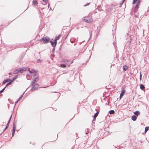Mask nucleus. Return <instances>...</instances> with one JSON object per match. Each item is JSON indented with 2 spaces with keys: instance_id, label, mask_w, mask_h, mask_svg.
<instances>
[{
  "instance_id": "nucleus-9",
  "label": "nucleus",
  "mask_w": 149,
  "mask_h": 149,
  "mask_svg": "<svg viewBox=\"0 0 149 149\" xmlns=\"http://www.w3.org/2000/svg\"><path fill=\"white\" fill-rule=\"evenodd\" d=\"M61 35H59L58 36H56L55 38V42H57V41L61 37Z\"/></svg>"
},
{
  "instance_id": "nucleus-37",
  "label": "nucleus",
  "mask_w": 149,
  "mask_h": 149,
  "mask_svg": "<svg viewBox=\"0 0 149 149\" xmlns=\"http://www.w3.org/2000/svg\"><path fill=\"white\" fill-rule=\"evenodd\" d=\"M17 78V77H16V78H15L14 79H13V80H14L15 79H16V78Z\"/></svg>"
},
{
  "instance_id": "nucleus-6",
  "label": "nucleus",
  "mask_w": 149,
  "mask_h": 149,
  "mask_svg": "<svg viewBox=\"0 0 149 149\" xmlns=\"http://www.w3.org/2000/svg\"><path fill=\"white\" fill-rule=\"evenodd\" d=\"M16 126L14 124L13 125V132H12V136H13L15 132V130L16 129Z\"/></svg>"
},
{
  "instance_id": "nucleus-16",
  "label": "nucleus",
  "mask_w": 149,
  "mask_h": 149,
  "mask_svg": "<svg viewBox=\"0 0 149 149\" xmlns=\"http://www.w3.org/2000/svg\"><path fill=\"white\" fill-rule=\"evenodd\" d=\"M140 88L142 90L144 89L145 88V87L144 86L143 84H141L140 85Z\"/></svg>"
},
{
  "instance_id": "nucleus-30",
  "label": "nucleus",
  "mask_w": 149,
  "mask_h": 149,
  "mask_svg": "<svg viewBox=\"0 0 149 149\" xmlns=\"http://www.w3.org/2000/svg\"><path fill=\"white\" fill-rule=\"evenodd\" d=\"M90 3H88L86 5H84V6H88L90 4Z\"/></svg>"
},
{
  "instance_id": "nucleus-39",
  "label": "nucleus",
  "mask_w": 149,
  "mask_h": 149,
  "mask_svg": "<svg viewBox=\"0 0 149 149\" xmlns=\"http://www.w3.org/2000/svg\"><path fill=\"white\" fill-rule=\"evenodd\" d=\"M141 73H140V75H141Z\"/></svg>"
},
{
  "instance_id": "nucleus-19",
  "label": "nucleus",
  "mask_w": 149,
  "mask_h": 149,
  "mask_svg": "<svg viewBox=\"0 0 149 149\" xmlns=\"http://www.w3.org/2000/svg\"><path fill=\"white\" fill-rule=\"evenodd\" d=\"M115 113V111L113 110H111L109 112V113L110 114H113Z\"/></svg>"
},
{
  "instance_id": "nucleus-17",
  "label": "nucleus",
  "mask_w": 149,
  "mask_h": 149,
  "mask_svg": "<svg viewBox=\"0 0 149 149\" xmlns=\"http://www.w3.org/2000/svg\"><path fill=\"white\" fill-rule=\"evenodd\" d=\"M134 113L135 115L136 116H138L140 113V112L139 111H136L134 112Z\"/></svg>"
},
{
  "instance_id": "nucleus-24",
  "label": "nucleus",
  "mask_w": 149,
  "mask_h": 149,
  "mask_svg": "<svg viewBox=\"0 0 149 149\" xmlns=\"http://www.w3.org/2000/svg\"><path fill=\"white\" fill-rule=\"evenodd\" d=\"M23 95H22L21 97H19V99L17 100L16 102V103H17L22 98Z\"/></svg>"
},
{
  "instance_id": "nucleus-13",
  "label": "nucleus",
  "mask_w": 149,
  "mask_h": 149,
  "mask_svg": "<svg viewBox=\"0 0 149 149\" xmlns=\"http://www.w3.org/2000/svg\"><path fill=\"white\" fill-rule=\"evenodd\" d=\"M10 81V79H8L6 80H5L3 82V84L5 83L8 82L9 81Z\"/></svg>"
},
{
  "instance_id": "nucleus-1",
  "label": "nucleus",
  "mask_w": 149,
  "mask_h": 149,
  "mask_svg": "<svg viewBox=\"0 0 149 149\" xmlns=\"http://www.w3.org/2000/svg\"><path fill=\"white\" fill-rule=\"evenodd\" d=\"M27 68L23 67L22 68H18L14 71L13 72V74H17L20 73H23L24 71H26Z\"/></svg>"
},
{
  "instance_id": "nucleus-5",
  "label": "nucleus",
  "mask_w": 149,
  "mask_h": 149,
  "mask_svg": "<svg viewBox=\"0 0 149 149\" xmlns=\"http://www.w3.org/2000/svg\"><path fill=\"white\" fill-rule=\"evenodd\" d=\"M38 87V86L37 84H35L34 86L32 88L31 90L32 91H34L36 90Z\"/></svg>"
},
{
  "instance_id": "nucleus-11",
  "label": "nucleus",
  "mask_w": 149,
  "mask_h": 149,
  "mask_svg": "<svg viewBox=\"0 0 149 149\" xmlns=\"http://www.w3.org/2000/svg\"><path fill=\"white\" fill-rule=\"evenodd\" d=\"M137 118L135 116H132L131 119L133 121H135L136 120Z\"/></svg>"
},
{
  "instance_id": "nucleus-38",
  "label": "nucleus",
  "mask_w": 149,
  "mask_h": 149,
  "mask_svg": "<svg viewBox=\"0 0 149 149\" xmlns=\"http://www.w3.org/2000/svg\"><path fill=\"white\" fill-rule=\"evenodd\" d=\"M67 36H66V37H65V38H67Z\"/></svg>"
},
{
  "instance_id": "nucleus-23",
  "label": "nucleus",
  "mask_w": 149,
  "mask_h": 149,
  "mask_svg": "<svg viewBox=\"0 0 149 149\" xmlns=\"http://www.w3.org/2000/svg\"><path fill=\"white\" fill-rule=\"evenodd\" d=\"M60 66L62 68H65L66 66V65L64 64H61L60 65Z\"/></svg>"
},
{
  "instance_id": "nucleus-31",
  "label": "nucleus",
  "mask_w": 149,
  "mask_h": 149,
  "mask_svg": "<svg viewBox=\"0 0 149 149\" xmlns=\"http://www.w3.org/2000/svg\"><path fill=\"white\" fill-rule=\"evenodd\" d=\"M140 4V1H138L137 3H136V4H137L138 5H139Z\"/></svg>"
},
{
  "instance_id": "nucleus-27",
  "label": "nucleus",
  "mask_w": 149,
  "mask_h": 149,
  "mask_svg": "<svg viewBox=\"0 0 149 149\" xmlns=\"http://www.w3.org/2000/svg\"><path fill=\"white\" fill-rule=\"evenodd\" d=\"M138 0H133V1L132 3L133 4H134Z\"/></svg>"
},
{
  "instance_id": "nucleus-36",
  "label": "nucleus",
  "mask_w": 149,
  "mask_h": 149,
  "mask_svg": "<svg viewBox=\"0 0 149 149\" xmlns=\"http://www.w3.org/2000/svg\"><path fill=\"white\" fill-rule=\"evenodd\" d=\"M70 41H71V42L72 43H73V41H72L71 40H70Z\"/></svg>"
},
{
  "instance_id": "nucleus-18",
  "label": "nucleus",
  "mask_w": 149,
  "mask_h": 149,
  "mask_svg": "<svg viewBox=\"0 0 149 149\" xmlns=\"http://www.w3.org/2000/svg\"><path fill=\"white\" fill-rule=\"evenodd\" d=\"M33 4H34L36 6H37L38 5V2L36 1H33Z\"/></svg>"
},
{
  "instance_id": "nucleus-26",
  "label": "nucleus",
  "mask_w": 149,
  "mask_h": 149,
  "mask_svg": "<svg viewBox=\"0 0 149 149\" xmlns=\"http://www.w3.org/2000/svg\"><path fill=\"white\" fill-rule=\"evenodd\" d=\"M43 1L45 2V4H46L47 3V0H43Z\"/></svg>"
},
{
  "instance_id": "nucleus-14",
  "label": "nucleus",
  "mask_w": 149,
  "mask_h": 149,
  "mask_svg": "<svg viewBox=\"0 0 149 149\" xmlns=\"http://www.w3.org/2000/svg\"><path fill=\"white\" fill-rule=\"evenodd\" d=\"M62 61L63 62V63H67L68 62V59H63L62 60Z\"/></svg>"
},
{
  "instance_id": "nucleus-25",
  "label": "nucleus",
  "mask_w": 149,
  "mask_h": 149,
  "mask_svg": "<svg viewBox=\"0 0 149 149\" xmlns=\"http://www.w3.org/2000/svg\"><path fill=\"white\" fill-rule=\"evenodd\" d=\"M12 81L11 82H10L8 83V84H6V87L8 85H10L11 84V83H12Z\"/></svg>"
},
{
  "instance_id": "nucleus-8",
  "label": "nucleus",
  "mask_w": 149,
  "mask_h": 149,
  "mask_svg": "<svg viewBox=\"0 0 149 149\" xmlns=\"http://www.w3.org/2000/svg\"><path fill=\"white\" fill-rule=\"evenodd\" d=\"M125 90H123L122 91V92H121L120 95V99L121 98H122L123 95H124L125 93Z\"/></svg>"
},
{
  "instance_id": "nucleus-34",
  "label": "nucleus",
  "mask_w": 149,
  "mask_h": 149,
  "mask_svg": "<svg viewBox=\"0 0 149 149\" xmlns=\"http://www.w3.org/2000/svg\"><path fill=\"white\" fill-rule=\"evenodd\" d=\"M73 61H72L71 62V63H70V64H71L72 63H73Z\"/></svg>"
},
{
  "instance_id": "nucleus-7",
  "label": "nucleus",
  "mask_w": 149,
  "mask_h": 149,
  "mask_svg": "<svg viewBox=\"0 0 149 149\" xmlns=\"http://www.w3.org/2000/svg\"><path fill=\"white\" fill-rule=\"evenodd\" d=\"M50 43L52 46L54 47H55L57 44V42H56H56H55V40L54 42L50 41Z\"/></svg>"
},
{
  "instance_id": "nucleus-35",
  "label": "nucleus",
  "mask_w": 149,
  "mask_h": 149,
  "mask_svg": "<svg viewBox=\"0 0 149 149\" xmlns=\"http://www.w3.org/2000/svg\"><path fill=\"white\" fill-rule=\"evenodd\" d=\"M142 75H140V79H141Z\"/></svg>"
},
{
  "instance_id": "nucleus-28",
  "label": "nucleus",
  "mask_w": 149,
  "mask_h": 149,
  "mask_svg": "<svg viewBox=\"0 0 149 149\" xmlns=\"http://www.w3.org/2000/svg\"><path fill=\"white\" fill-rule=\"evenodd\" d=\"M41 60L40 59L38 60L37 61V63H41Z\"/></svg>"
},
{
  "instance_id": "nucleus-20",
  "label": "nucleus",
  "mask_w": 149,
  "mask_h": 149,
  "mask_svg": "<svg viewBox=\"0 0 149 149\" xmlns=\"http://www.w3.org/2000/svg\"><path fill=\"white\" fill-rule=\"evenodd\" d=\"M98 113H99V112H97L94 115V118L95 119L96 118V117L98 116Z\"/></svg>"
},
{
  "instance_id": "nucleus-21",
  "label": "nucleus",
  "mask_w": 149,
  "mask_h": 149,
  "mask_svg": "<svg viewBox=\"0 0 149 149\" xmlns=\"http://www.w3.org/2000/svg\"><path fill=\"white\" fill-rule=\"evenodd\" d=\"M38 80V77H35V79H34V82H36ZM33 84H34V82H33Z\"/></svg>"
},
{
  "instance_id": "nucleus-15",
  "label": "nucleus",
  "mask_w": 149,
  "mask_h": 149,
  "mask_svg": "<svg viewBox=\"0 0 149 149\" xmlns=\"http://www.w3.org/2000/svg\"><path fill=\"white\" fill-rule=\"evenodd\" d=\"M128 68L127 66L125 65L123 66V68L124 70H126Z\"/></svg>"
},
{
  "instance_id": "nucleus-29",
  "label": "nucleus",
  "mask_w": 149,
  "mask_h": 149,
  "mask_svg": "<svg viewBox=\"0 0 149 149\" xmlns=\"http://www.w3.org/2000/svg\"><path fill=\"white\" fill-rule=\"evenodd\" d=\"M6 87L4 88L3 89H2L1 91H0V93H1L3 92V90L5 89Z\"/></svg>"
},
{
  "instance_id": "nucleus-3",
  "label": "nucleus",
  "mask_w": 149,
  "mask_h": 149,
  "mask_svg": "<svg viewBox=\"0 0 149 149\" xmlns=\"http://www.w3.org/2000/svg\"><path fill=\"white\" fill-rule=\"evenodd\" d=\"M84 20L85 22L89 23H91L93 20L91 17H85Z\"/></svg>"
},
{
  "instance_id": "nucleus-12",
  "label": "nucleus",
  "mask_w": 149,
  "mask_h": 149,
  "mask_svg": "<svg viewBox=\"0 0 149 149\" xmlns=\"http://www.w3.org/2000/svg\"><path fill=\"white\" fill-rule=\"evenodd\" d=\"M139 5H138L137 4L135 6V7L134 9V12H136L138 10V8L139 6Z\"/></svg>"
},
{
  "instance_id": "nucleus-40",
  "label": "nucleus",
  "mask_w": 149,
  "mask_h": 149,
  "mask_svg": "<svg viewBox=\"0 0 149 149\" xmlns=\"http://www.w3.org/2000/svg\"><path fill=\"white\" fill-rule=\"evenodd\" d=\"M140 0H139V1H140Z\"/></svg>"
},
{
  "instance_id": "nucleus-33",
  "label": "nucleus",
  "mask_w": 149,
  "mask_h": 149,
  "mask_svg": "<svg viewBox=\"0 0 149 149\" xmlns=\"http://www.w3.org/2000/svg\"><path fill=\"white\" fill-rule=\"evenodd\" d=\"M12 74V73H11V72H9V73H8V74H9V75H10V74Z\"/></svg>"
},
{
  "instance_id": "nucleus-22",
  "label": "nucleus",
  "mask_w": 149,
  "mask_h": 149,
  "mask_svg": "<svg viewBox=\"0 0 149 149\" xmlns=\"http://www.w3.org/2000/svg\"><path fill=\"white\" fill-rule=\"evenodd\" d=\"M149 129V127H146L145 130V132H146Z\"/></svg>"
},
{
  "instance_id": "nucleus-32",
  "label": "nucleus",
  "mask_w": 149,
  "mask_h": 149,
  "mask_svg": "<svg viewBox=\"0 0 149 149\" xmlns=\"http://www.w3.org/2000/svg\"><path fill=\"white\" fill-rule=\"evenodd\" d=\"M125 0H123L122 1V3H121L120 4H123L124 2L125 1Z\"/></svg>"
},
{
  "instance_id": "nucleus-4",
  "label": "nucleus",
  "mask_w": 149,
  "mask_h": 149,
  "mask_svg": "<svg viewBox=\"0 0 149 149\" xmlns=\"http://www.w3.org/2000/svg\"><path fill=\"white\" fill-rule=\"evenodd\" d=\"M28 70L30 73H33V74H36L38 73V71L35 70L34 69L29 68Z\"/></svg>"
},
{
  "instance_id": "nucleus-10",
  "label": "nucleus",
  "mask_w": 149,
  "mask_h": 149,
  "mask_svg": "<svg viewBox=\"0 0 149 149\" xmlns=\"http://www.w3.org/2000/svg\"><path fill=\"white\" fill-rule=\"evenodd\" d=\"M11 116H10V117L9 118V120H8V123L7 124V125L5 128V129H4V130H5L8 127V126L9 125V123H10V121L11 119Z\"/></svg>"
},
{
  "instance_id": "nucleus-2",
  "label": "nucleus",
  "mask_w": 149,
  "mask_h": 149,
  "mask_svg": "<svg viewBox=\"0 0 149 149\" xmlns=\"http://www.w3.org/2000/svg\"><path fill=\"white\" fill-rule=\"evenodd\" d=\"M50 40V38L49 37L46 36L45 37H43L40 40V41L42 42L44 44H45L49 42Z\"/></svg>"
}]
</instances>
